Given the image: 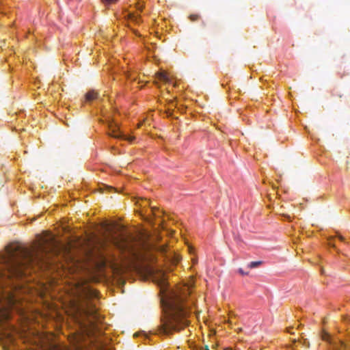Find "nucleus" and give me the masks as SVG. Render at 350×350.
<instances>
[{
  "mask_svg": "<svg viewBox=\"0 0 350 350\" xmlns=\"http://www.w3.org/2000/svg\"><path fill=\"white\" fill-rule=\"evenodd\" d=\"M57 248V243L51 234L42 237L31 248L18 243L8 245L5 253L0 256V286L3 281L11 277L25 274L23 270L25 267L44 263L45 256L55 252Z\"/></svg>",
  "mask_w": 350,
  "mask_h": 350,
  "instance_id": "nucleus-1",
  "label": "nucleus"
},
{
  "mask_svg": "<svg viewBox=\"0 0 350 350\" xmlns=\"http://www.w3.org/2000/svg\"><path fill=\"white\" fill-rule=\"evenodd\" d=\"M190 293L188 288L181 291H170L161 299L165 316L158 328L159 334L170 336L189 324V305L186 301Z\"/></svg>",
  "mask_w": 350,
  "mask_h": 350,
  "instance_id": "nucleus-2",
  "label": "nucleus"
},
{
  "mask_svg": "<svg viewBox=\"0 0 350 350\" xmlns=\"http://www.w3.org/2000/svg\"><path fill=\"white\" fill-rule=\"evenodd\" d=\"M114 245L122 253L128 254L125 258H137V249L136 243L133 238L129 236L120 234L118 237H112Z\"/></svg>",
  "mask_w": 350,
  "mask_h": 350,
  "instance_id": "nucleus-3",
  "label": "nucleus"
},
{
  "mask_svg": "<svg viewBox=\"0 0 350 350\" xmlns=\"http://www.w3.org/2000/svg\"><path fill=\"white\" fill-rule=\"evenodd\" d=\"M77 310L81 312L88 319L90 326L96 328V323L100 321L99 314L95 307L89 306L88 304H81L77 306Z\"/></svg>",
  "mask_w": 350,
  "mask_h": 350,
  "instance_id": "nucleus-4",
  "label": "nucleus"
},
{
  "mask_svg": "<svg viewBox=\"0 0 350 350\" xmlns=\"http://www.w3.org/2000/svg\"><path fill=\"white\" fill-rule=\"evenodd\" d=\"M77 293V298L81 301H85L97 297V292L88 286H82L79 288Z\"/></svg>",
  "mask_w": 350,
  "mask_h": 350,
  "instance_id": "nucleus-5",
  "label": "nucleus"
},
{
  "mask_svg": "<svg viewBox=\"0 0 350 350\" xmlns=\"http://www.w3.org/2000/svg\"><path fill=\"white\" fill-rule=\"evenodd\" d=\"M109 127L111 129V133H109V135L113 137L124 139L130 142H131L134 139L133 137H128V136L122 134V133L118 132L116 129L117 126L116 125L113 126L112 124V123L109 124Z\"/></svg>",
  "mask_w": 350,
  "mask_h": 350,
  "instance_id": "nucleus-6",
  "label": "nucleus"
},
{
  "mask_svg": "<svg viewBox=\"0 0 350 350\" xmlns=\"http://www.w3.org/2000/svg\"><path fill=\"white\" fill-rule=\"evenodd\" d=\"M154 282L159 285L161 288H165L167 286V278L164 273L159 272L153 276Z\"/></svg>",
  "mask_w": 350,
  "mask_h": 350,
  "instance_id": "nucleus-7",
  "label": "nucleus"
},
{
  "mask_svg": "<svg viewBox=\"0 0 350 350\" xmlns=\"http://www.w3.org/2000/svg\"><path fill=\"white\" fill-rule=\"evenodd\" d=\"M98 92L94 90H91L86 94L85 98L87 100L90 101L96 99L98 98Z\"/></svg>",
  "mask_w": 350,
  "mask_h": 350,
  "instance_id": "nucleus-8",
  "label": "nucleus"
},
{
  "mask_svg": "<svg viewBox=\"0 0 350 350\" xmlns=\"http://www.w3.org/2000/svg\"><path fill=\"white\" fill-rule=\"evenodd\" d=\"M262 264L261 261H253L248 264L247 267L250 269H254Z\"/></svg>",
  "mask_w": 350,
  "mask_h": 350,
  "instance_id": "nucleus-9",
  "label": "nucleus"
},
{
  "mask_svg": "<svg viewBox=\"0 0 350 350\" xmlns=\"http://www.w3.org/2000/svg\"><path fill=\"white\" fill-rule=\"evenodd\" d=\"M157 77L159 79L163 81H168V78L167 77V75L164 72H159L157 74Z\"/></svg>",
  "mask_w": 350,
  "mask_h": 350,
  "instance_id": "nucleus-10",
  "label": "nucleus"
},
{
  "mask_svg": "<svg viewBox=\"0 0 350 350\" xmlns=\"http://www.w3.org/2000/svg\"><path fill=\"white\" fill-rule=\"evenodd\" d=\"M343 347H345V343L342 341L340 340L338 344H334L333 345V349L334 350H340V348Z\"/></svg>",
  "mask_w": 350,
  "mask_h": 350,
  "instance_id": "nucleus-11",
  "label": "nucleus"
},
{
  "mask_svg": "<svg viewBox=\"0 0 350 350\" xmlns=\"http://www.w3.org/2000/svg\"><path fill=\"white\" fill-rule=\"evenodd\" d=\"M129 18L132 22H134L135 23H139V18L137 16H135L134 14H129Z\"/></svg>",
  "mask_w": 350,
  "mask_h": 350,
  "instance_id": "nucleus-12",
  "label": "nucleus"
},
{
  "mask_svg": "<svg viewBox=\"0 0 350 350\" xmlns=\"http://www.w3.org/2000/svg\"><path fill=\"white\" fill-rule=\"evenodd\" d=\"M191 21H196L200 18V15L198 14H191L189 16Z\"/></svg>",
  "mask_w": 350,
  "mask_h": 350,
  "instance_id": "nucleus-13",
  "label": "nucleus"
},
{
  "mask_svg": "<svg viewBox=\"0 0 350 350\" xmlns=\"http://www.w3.org/2000/svg\"><path fill=\"white\" fill-rule=\"evenodd\" d=\"M135 4L136 8L138 10H142V9L144 8V5L142 3H141L139 1H137Z\"/></svg>",
  "mask_w": 350,
  "mask_h": 350,
  "instance_id": "nucleus-14",
  "label": "nucleus"
},
{
  "mask_svg": "<svg viewBox=\"0 0 350 350\" xmlns=\"http://www.w3.org/2000/svg\"><path fill=\"white\" fill-rule=\"evenodd\" d=\"M322 339L323 340L329 341V339H330V336H329V335L327 333H325L322 336Z\"/></svg>",
  "mask_w": 350,
  "mask_h": 350,
  "instance_id": "nucleus-15",
  "label": "nucleus"
},
{
  "mask_svg": "<svg viewBox=\"0 0 350 350\" xmlns=\"http://www.w3.org/2000/svg\"><path fill=\"white\" fill-rule=\"evenodd\" d=\"M239 272L242 274V275H247L248 273L247 272H244L243 270L242 269H239Z\"/></svg>",
  "mask_w": 350,
  "mask_h": 350,
  "instance_id": "nucleus-16",
  "label": "nucleus"
},
{
  "mask_svg": "<svg viewBox=\"0 0 350 350\" xmlns=\"http://www.w3.org/2000/svg\"><path fill=\"white\" fill-rule=\"evenodd\" d=\"M201 350H210L208 347L207 345H206L204 347L202 348Z\"/></svg>",
  "mask_w": 350,
  "mask_h": 350,
  "instance_id": "nucleus-17",
  "label": "nucleus"
},
{
  "mask_svg": "<svg viewBox=\"0 0 350 350\" xmlns=\"http://www.w3.org/2000/svg\"><path fill=\"white\" fill-rule=\"evenodd\" d=\"M338 238L341 241H343L345 240V238L340 235L338 236Z\"/></svg>",
  "mask_w": 350,
  "mask_h": 350,
  "instance_id": "nucleus-18",
  "label": "nucleus"
},
{
  "mask_svg": "<svg viewBox=\"0 0 350 350\" xmlns=\"http://www.w3.org/2000/svg\"><path fill=\"white\" fill-rule=\"evenodd\" d=\"M131 29H132V31L135 33V35H139V34L137 33V32L135 30H134L132 27H131Z\"/></svg>",
  "mask_w": 350,
  "mask_h": 350,
  "instance_id": "nucleus-19",
  "label": "nucleus"
}]
</instances>
